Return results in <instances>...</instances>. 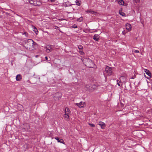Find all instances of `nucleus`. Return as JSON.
Masks as SVG:
<instances>
[{"mask_svg":"<svg viewBox=\"0 0 152 152\" xmlns=\"http://www.w3.org/2000/svg\"><path fill=\"white\" fill-rule=\"evenodd\" d=\"M36 5H35V6H40L41 4L42 3L40 1H36V3H35Z\"/></svg>","mask_w":152,"mask_h":152,"instance_id":"aec40b11","label":"nucleus"},{"mask_svg":"<svg viewBox=\"0 0 152 152\" xmlns=\"http://www.w3.org/2000/svg\"><path fill=\"white\" fill-rule=\"evenodd\" d=\"M33 28V30L35 32V34H37L38 33V31L37 30V29L34 26H32Z\"/></svg>","mask_w":152,"mask_h":152,"instance_id":"dca6fc26","label":"nucleus"},{"mask_svg":"<svg viewBox=\"0 0 152 152\" xmlns=\"http://www.w3.org/2000/svg\"><path fill=\"white\" fill-rule=\"evenodd\" d=\"M86 12L87 13H90L91 14H94V15H95V12L94 11H92L90 10H87L86 11Z\"/></svg>","mask_w":152,"mask_h":152,"instance_id":"f8f14e48","label":"nucleus"},{"mask_svg":"<svg viewBox=\"0 0 152 152\" xmlns=\"http://www.w3.org/2000/svg\"><path fill=\"white\" fill-rule=\"evenodd\" d=\"M58 94V93H57L56 95H55V96H56V95H57V94Z\"/></svg>","mask_w":152,"mask_h":152,"instance_id":"58836bf2","label":"nucleus"},{"mask_svg":"<svg viewBox=\"0 0 152 152\" xmlns=\"http://www.w3.org/2000/svg\"><path fill=\"white\" fill-rule=\"evenodd\" d=\"M45 58L46 60H47L48 59V57L47 56L45 57Z\"/></svg>","mask_w":152,"mask_h":152,"instance_id":"e433bc0d","label":"nucleus"},{"mask_svg":"<svg viewBox=\"0 0 152 152\" xmlns=\"http://www.w3.org/2000/svg\"><path fill=\"white\" fill-rule=\"evenodd\" d=\"M126 28L129 31H130L131 30L132 28V27L131 25L129 23H127L126 25Z\"/></svg>","mask_w":152,"mask_h":152,"instance_id":"423d86ee","label":"nucleus"},{"mask_svg":"<svg viewBox=\"0 0 152 152\" xmlns=\"http://www.w3.org/2000/svg\"><path fill=\"white\" fill-rule=\"evenodd\" d=\"M89 124L90 126H91V127H95V126L94 124L89 123Z\"/></svg>","mask_w":152,"mask_h":152,"instance_id":"bb28decb","label":"nucleus"},{"mask_svg":"<svg viewBox=\"0 0 152 152\" xmlns=\"http://www.w3.org/2000/svg\"><path fill=\"white\" fill-rule=\"evenodd\" d=\"M55 139L57 140L58 142H59L62 143H63L64 141L63 140L60 139L58 137H55Z\"/></svg>","mask_w":152,"mask_h":152,"instance_id":"ddd939ff","label":"nucleus"},{"mask_svg":"<svg viewBox=\"0 0 152 152\" xmlns=\"http://www.w3.org/2000/svg\"><path fill=\"white\" fill-rule=\"evenodd\" d=\"M70 111L68 107H66L65 110V113L67 114L68 113L69 114L70 113Z\"/></svg>","mask_w":152,"mask_h":152,"instance_id":"f3484780","label":"nucleus"},{"mask_svg":"<svg viewBox=\"0 0 152 152\" xmlns=\"http://www.w3.org/2000/svg\"><path fill=\"white\" fill-rule=\"evenodd\" d=\"M132 79H134L133 77H132Z\"/></svg>","mask_w":152,"mask_h":152,"instance_id":"a19ab883","label":"nucleus"},{"mask_svg":"<svg viewBox=\"0 0 152 152\" xmlns=\"http://www.w3.org/2000/svg\"><path fill=\"white\" fill-rule=\"evenodd\" d=\"M136 3H138L140 2V0H133Z\"/></svg>","mask_w":152,"mask_h":152,"instance_id":"c756f323","label":"nucleus"},{"mask_svg":"<svg viewBox=\"0 0 152 152\" xmlns=\"http://www.w3.org/2000/svg\"><path fill=\"white\" fill-rule=\"evenodd\" d=\"M36 1L35 0H29V2L30 4L35 6L36 5L35 3H36Z\"/></svg>","mask_w":152,"mask_h":152,"instance_id":"9b49d317","label":"nucleus"},{"mask_svg":"<svg viewBox=\"0 0 152 152\" xmlns=\"http://www.w3.org/2000/svg\"><path fill=\"white\" fill-rule=\"evenodd\" d=\"M85 89L89 91H92V90L90 88V86L89 85H87L85 87Z\"/></svg>","mask_w":152,"mask_h":152,"instance_id":"4468645a","label":"nucleus"},{"mask_svg":"<svg viewBox=\"0 0 152 152\" xmlns=\"http://www.w3.org/2000/svg\"><path fill=\"white\" fill-rule=\"evenodd\" d=\"M122 33L123 34H126V33H125V32L124 31H123L122 32Z\"/></svg>","mask_w":152,"mask_h":152,"instance_id":"72a5a7b5","label":"nucleus"},{"mask_svg":"<svg viewBox=\"0 0 152 152\" xmlns=\"http://www.w3.org/2000/svg\"><path fill=\"white\" fill-rule=\"evenodd\" d=\"M83 17H81L80 18H78L77 19V21L79 22H81L83 21Z\"/></svg>","mask_w":152,"mask_h":152,"instance_id":"4be33fe9","label":"nucleus"},{"mask_svg":"<svg viewBox=\"0 0 152 152\" xmlns=\"http://www.w3.org/2000/svg\"><path fill=\"white\" fill-rule=\"evenodd\" d=\"M53 47H54V46L53 45H51L50 46V48L51 50H52V49L53 48Z\"/></svg>","mask_w":152,"mask_h":152,"instance_id":"2f4dec72","label":"nucleus"},{"mask_svg":"<svg viewBox=\"0 0 152 152\" xmlns=\"http://www.w3.org/2000/svg\"><path fill=\"white\" fill-rule=\"evenodd\" d=\"M50 1L51 2H54L55 1V0H50Z\"/></svg>","mask_w":152,"mask_h":152,"instance_id":"f704fd0d","label":"nucleus"},{"mask_svg":"<svg viewBox=\"0 0 152 152\" xmlns=\"http://www.w3.org/2000/svg\"><path fill=\"white\" fill-rule=\"evenodd\" d=\"M27 34V32H25L23 33V34H25L26 35V34Z\"/></svg>","mask_w":152,"mask_h":152,"instance_id":"c9c22d12","label":"nucleus"},{"mask_svg":"<svg viewBox=\"0 0 152 152\" xmlns=\"http://www.w3.org/2000/svg\"><path fill=\"white\" fill-rule=\"evenodd\" d=\"M118 3L121 5H123L124 4V2L122 0H118Z\"/></svg>","mask_w":152,"mask_h":152,"instance_id":"a211bd4d","label":"nucleus"},{"mask_svg":"<svg viewBox=\"0 0 152 152\" xmlns=\"http://www.w3.org/2000/svg\"><path fill=\"white\" fill-rule=\"evenodd\" d=\"M83 61L84 64L88 67H93L94 66L93 61L89 58H84L83 59Z\"/></svg>","mask_w":152,"mask_h":152,"instance_id":"f03ea898","label":"nucleus"},{"mask_svg":"<svg viewBox=\"0 0 152 152\" xmlns=\"http://www.w3.org/2000/svg\"><path fill=\"white\" fill-rule=\"evenodd\" d=\"M22 127L24 129H29L30 128V126L28 124L25 123L23 124Z\"/></svg>","mask_w":152,"mask_h":152,"instance_id":"20e7f679","label":"nucleus"},{"mask_svg":"<svg viewBox=\"0 0 152 152\" xmlns=\"http://www.w3.org/2000/svg\"><path fill=\"white\" fill-rule=\"evenodd\" d=\"M119 14L122 15V16H124L125 15V14L122 12L119 11Z\"/></svg>","mask_w":152,"mask_h":152,"instance_id":"5701e85b","label":"nucleus"},{"mask_svg":"<svg viewBox=\"0 0 152 152\" xmlns=\"http://www.w3.org/2000/svg\"><path fill=\"white\" fill-rule=\"evenodd\" d=\"M99 125L101 126L102 129H104L105 126V124L102 122H99Z\"/></svg>","mask_w":152,"mask_h":152,"instance_id":"6e6552de","label":"nucleus"},{"mask_svg":"<svg viewBox=\"0 0 152 152\" xmlns=\"http://www.w3.org/2000/svg\"><path fill=\"white\" fill-rule=\"evenodd\" d=\"M99 37L98 34H95L93 37V39L96 41H98L99 39Z\"/></svg>","mask_w":152,"mask_h":152,"instance_id":"0eeeda50","label":"nucleus"},{"mask_svg":"<svg viewBox=\"0 0 152 152\" xmlns=\"http://www.w3.org/2000/svg\"><path fill=\"white\" fill-rule=\"evenodd\" d=\"M132 79H134L133 77H132Z\"/></svg>","mask_w":152,"mask_h":152,"instance_id":"ea45409f","label":"nucleus"},{"mask_svg":"<svg viewBox=\"0 0 152 152\" xmlns=\"http://www.w3.org/2000/svg\"><path fill=\"white\" fill-rule=\"evenodd\" d=\"M19 106H20V107H22V108H23V106H22V105H20H20H19Z\"/></svg>","mask_w":152,"mask_h":152,"instance_id":"4c0bfd02","label":"nucleus"},{"mask_svg":"<svg viewBox=\"0 0 152 152\" xmlns=\"http://www.w3.org/2000/svg\"><path fill=\"white\" fill-rule=\"evenodd\" d=\"M69 114L68 113H65V114L64 115V117L66 119V120H67L69 118Z\"/></svg>","mask_w":152,"mask_h":152,"instance_id":"6ab92c4d","label":"nucleus"},{"mask_svg":"<svg viewBox=\"0 0 152 152\" xmlns=\"http://www.w3.org/2000/svg\"><path fill=\"white\" fill-rule=\"evenodd\" d=\"M134 52L135 53H139V51L138 50H135L134 51Z\"/></svg>","mask_w":152,"mask_h":152,"instance_id":"473e14b6","label":"nucleus"},{"mask_svg":"<svg viewBox=\"0 0 152 152\" xmlns=\"http://www.w3.org/2000/svg\"><path fill=\"white\" fill-rule=\"evenodd\" d=\"M36 44L32 39H28L25 41L24 46L27 49L31 50L34 48V45Z\"/></svg>","mask_w":152,"mask_h":152,"instance_id":"f257e3e1","label":"nucleus"},{"mask_svg":"<svg viewBox=\"0 0 152 152\" xmlns=\"http://www.w3.org/2000/svg\"><path fill=\"white\" fill-rule=\"evenodd\" d=\"M144 71L145 72L146 74L148 75L150 77H151V74L150 71L146 69H144Z\"/></svg>","mask_w":152,"mask_h":152,"instance_id":"1a4fd4ad","label":"nucleus"},{"mask_svg":"<svg viewBox=\"0 0 152 152\" xmlns=\"http://www.w3.org/2000/svg\"><path fill=\"white\" fill-rule=\"evenodd\" d=\"M117 84L119 86H121V85H120V84L119 83H120V82H121L120 81H119V80H117Z\"/></svg>","mask_w":152,"mask_h":152,"instance_id":"cd10ccee","label":"nucleus"},{"mask_svg":"<svg viewBox=\"0 0 152 152\" xmlns=\"http://www.w3.org/2000/svg\"><path fill=\"white\" fill-rule=\"evenodd\" d=\"M80 53L82 55H84L85 54L83 52L81 51H80Z\"/></svg>","mask_w":152,"mask_h":152,"instance_id":"7c9ffc66","label":"nucleus"},{"mask_svg":"<svg viewBox=\"0 0 152 152\" xmlns=\"http://www.w3.org/2000/svg\"><path fill=\"white\" fill-rule=\"evenodd\" d=\"M76 3V5L78 6H80L81 4V1H79L76 0V1H75Z\"/></svg>","mask_w":152,"mask_h":152,"instance_id":"412c9836","label":"nucleus"},{"mask_svg":"<svg viewBox=\"0 0 152 152\" xmlns=\"http://www.w3.org/2000/svg\"><path fill=\"white\" fill-rule=\"evenodd\" d=\"M51 50L50 49V48H46V52H47V53H50V52L51 51V50Z\"/></svg>","mask_w":152,"mask_h":152,"instance_id":"b1692460","label":"nucleus"},{"mask_svg":"<svg viewBox=\"0 0 152 152\" xmlns=\"http://www.w3.org/2000/svg\"><path fill=\"white\" fill-rule=\"evenodd\" d=\"M91 88L94 89H95L96 88V86L95 85H92V86L91 87Z\"/></svg>","mask_w":152,"mask_h":152,"instance_id":"a878e982","label":"nucleus"},{"mask_svg":"<svg viewBox=\"0 0 152 152\" xmlns=\"http://www.w3.org/2000/svg\"><path fill=\"white\" fill-rule=\"evenodd\" d=\"M120 80L121 82H125L126 81L125 77L123 76H121L120 77Z\"/></svg>","mask_w":152,"mask_h":152,"instance_id":"9d476101","label":"nucleus"},{"mask_svg":"<svg viewBox=\"0 0 152 152\" xmlns=\"http://www.w3.org/2000/svg\"><path fill=\"white\" fill-rule=\"evenodd\" d=\"M85 104V102H80L79 103H75V104L76 105L79 107H83Z\"/></svg>","mask_w":152,"mask_h":152,"instance_id":"39448f33","label":"nucleus"},{"mask_svg":"<svg viewBox=\"0 0 152 152\" xmlns=\"http://www.w3.org/2000/svg\"><path fill=\"white\" fill-rule=\"evenodd\" d=\"M78 49L80 50H82L83 48V47L81 45H78Z\"/></svg>","mask_w":152,"mask_h":152,"instance_id":"393cba45","label":"nucleus"},{"mask_svg":"<svg viewBox=\"0 0 152 152\" xmlns=\"http://www.w3.org/2000/svg\"><path fill=\"white\" fill-rule=\"evenodd\" d=\"M21 79V76L20 75H18L16 76V79L17 81H20Z\"/></svg>","mask_w":152,"mask_h":152,"instance_id":"2eb2a0df","label":"nucleus"},{"mask_svg":"<svg viewBox=\"0 0 152 152\" xmlns=\"http://www.w3.org/2000/svg\"><path fill=\"white\" fill-rule=\"evenodd\" d=\"M72 28H77V26L76 25H74L72 26Z\"/></svg>","mask_w":152,"mask_h":152,"instance_id":"c85d7f7f","label":"nucleus"},{"mask_svg":"<svg viewBox=\"0 0 152 152\" xmlns=\"http://www.w3.org/2000/svg\"><path fill=\"white\" fill-rule=\"evenodd\" d=\"M105 70L106 73L109 75H111L113 74L112 68L110 67L107 66Z\"/></svg>","mask_w":152,"mask_h":152,"instance_id":"7ed1b4c3","label":"nucleus"}]
</instances>
